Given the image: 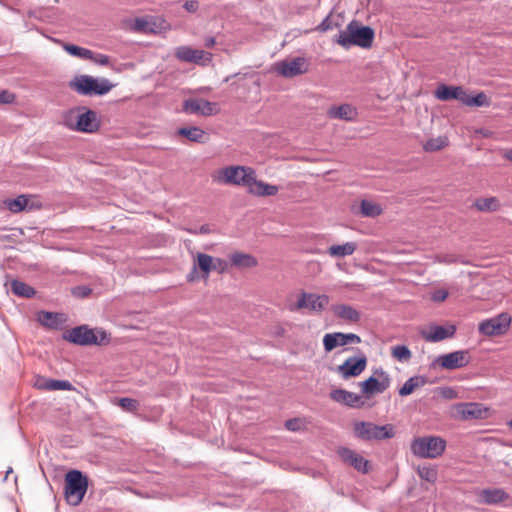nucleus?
<instances>
[{
	"label": "nucleus",
	"mask_w": 512,
	"mask_h": 512,
	"mask_svg": "<svg viewBox=\"0 0 512 512\" xmlns=\"http://www.w3.org/2000/svg\"><path fill=\"white\" fill-rule=\"evenodd\" d=\"M197 262L194 265H197V268L201 270L203 279H207L211 271H213V262L214 257L205 254V253H197Z\"/></svg>",
	"instance_id": "nucleus-31"
},
{
	"label": "nucleus",
	"mask_w": 512,
	"mask_h": 512,
	"mask_svg": "<svg viewBox=\"0 0 512 512\" xmlns=\"http://www.w3.org/2000/svg\"><path fill=\"white\" fill-rule=\"evenodd\" d=\"M11 472H12V468H9V469L7 470V473H6L5 480L7 479L8 474H9V473H11Z\"/></svg>",
	"instance_id": "nucleus-60"
},
{
	"label": "nucleus",
	"mask_w": 512,
	"mask_h": 512,
	"mask_svg": "<svg viewBox=\"0 0 512 512\" xmlns=\"http://www.w3.org/2000/svg\"><path fill=\"white\" fill-rule=\"evenodd\" d=\"M456 333L455 325L448 326H440L435 325L431 326L428 333L423 335L424 339L428 342H439L445 340L447 338H451Z\"/></svg>",
	"instance_id": "nucleus-22"
},
{
	"label": "nucleus",
	"mask_w": 512,
	"mask_h": 512,
	"mask_svg": "<svg viewBox=\"0 0 512 512\" xmlns=\"http://www.w3.org/2000/svg\"><path fill=\"white\" fill-rule=\"evenodd\" d=\"M149 23L144 18H136L134 21L133 29L136 32H146L149 30Z\"/></svg>",
	"instance_id": "nucleus-45"
},
{
	"label": "nucleus",
	"mask_w": 512,
	"mask_h": 512,
	"mask_svg": "<svg viewBox=\"0 0 512 512\" xmlns=\"http://www.w3.org/2000/svg\"><path fill=\"white\" fill-rule=\"evenodd\" d=\"M464 105L476 107H488L490 100L484 92H479L476 96L472 97L467 92L465 95Z\"/></svg>",
	"instance_id": "nucleus-37"
},
{
	"label": "nucleus",
	"mask_w": 512,
	"mask_h": 512,
	"mask_svg": "<svg viewBox=\"0 0 512 512\" xmlns=\"http://www.w3.org/2000/svg\"><path fill=\"white\" fill-rule=\"evenodd\" d=\"M286 429L290 431H298L301 427V420L298 418H292L285 422Z\"/></svg>",
	"instance_id": "nucleus-48"
},
{
	"label": "nucleus",
	"mask_w": 512,
	"mask_h": 512,
	"mask_svg": "<svg viewBox=\"0 0 512 512\" xmlns=\"http://www.w3.org/2000/svg\"><path fill=\"white\" fill-rule=\"evenodd\" d=\"M9 289L16 296L24 298H32L36 293L35 289L32 286L16 279L12 280L9 283Z\"/></svg>",
	"instance_id": "nucleus-29"
},
{
	"label": "nucleus",
	"mask_w": 512,
	"mask_h": 512,
	"mask_svg": "<svg viewBox=\"0 0 512 512\" xmlns=\"http://www.w3.org/2000/svg\"><path fill=\"white\" fill-rule=\"evenodd\" d=\"M88 60H92L94 63L102 66L108 65L110 61L109 56L101 53L95 54L94 52L93 56L91 58H88Z\"/></svg>",
	"instance_id": "nucleus-46"
},
{
	"label": "nucleus",
	"mask_w": 512,
	"mask_h": 512,
	"mask_svg": "<svg viewBox=\"0 0 512 512\" xmlns=\"http://www.w3.org/2000/svg\"><path fill=\"white\" fill-rule=\"evenodd\" d=\"M28 201L29 200L25 195H20L15 199L6 200L5 204L11 212L18 213L26 208Z\"/></svg>",
	"instance_id": "nucleus-39"
},
{
	"label": "nucleus",
	"mask_w": 512,
	"mask_h": 512,
	"mask_svg": "<svg viewBox=\"0 0 512 512\" xmlns=\"http://www.w3.org/2000/svg\"><path fill=\"white\" fill-rule=\"evenodd\" d=\"M198 268L197 265H193L190 273L187 275V281L188 282H194L196 279H198Z\"/></svg>",
	"instance_id": "nucleus-53"
},
{
	"label": "nucleus",
	"mask_w": 512,
	"mask_h": 512,
	"mask_svg": "<svg viewBox=\"0 0 512 512\" xmlns=\"http://www.w3.org/2000/svg\"><path fill=\"white\" fill-rule=\"evenodd\" d=\"M277 72L286 77L292 78L302 75L308 71V63L303 57H296L291 60H284L277 64Z\"/></svg>",
	"instance_id": "nucleus-16"
},
{
	"label": "nucleus",
	"mask_w": 512,
	"mask_h": 512,
	"mask_svg": "<svg viewBox=\"0 0 512 512\" xmlns=\"http://www.w3.org/2000/svg\"><path fill=\"white\" fill-rule=\"evenodd\" d=\"M391 354L394 358L401 362H407L412 357L411 351L405 345H396L392 347Z\"/></svg>",
	"instance_id": "nucleus-42"
},
{
	"label": "nucleus",
	"mask_w": 512,
	"mask_h": 512,
	"mask_svg": "<svg viewBox=\"0 0 512 512\" xmlns=\"http://www.w3.org/2000/svg\"><path fill=\"white\" fill-rule=\"evenodd\" d=\"M330 398L335 402L344 404L346 406L355 408L360 407L363 403L361 397L356 393L347 391L345 389H335L330 392Z\"/></svg>",
	"instance_id": "nucleus-23"
},
{
	"label": "nucleus",
	"mask_w": 512,
	"mask_h": 512,
	"mask_svg": "<svg viewBox=\"0 0 512 512\" xmlns=\"http://www.w3.org/2000/svg\"><path fill=\"white\" fill-rule=\"evenodd\" d=\"M53 41L58 44H61L63 49L74 57L88 60V58H91L93 56V51L87 48H83L74 44L62 43L58 39H53Z\"/></svg>",
	"instance_id": "nucleus-32"
},
{
	"label": "nucleus",
	"mask_w": 512,
	"mask_h": 512,
	"mask_svg": "<svg viewBox=\"0 0 512 512\" xmlns=\"http://www.w3.org/2000/svg\"><path fill=\"white\" fill-rule=\"evenodd\" d=\"M69 87L84 96H102L107 94L112 88L113 84L108 79H96L90 75L75 76L70 82Z\"/></svg>",
	"instance_id": "nucleus-3"
},
{
	"label": "nucleus",
	"mask_w": 512,
	"mask_h": 512,
	"mask_svg": "<svg viewBox=\"0 0 512 512\" xmlns=\"http://www.w3.org/2000/svg\"><path fill=\"white\" fill-rule=\"evenodd\" d=\"M425 384V379L421 376L410 377L399 389V395L404 397L412 394L414 390Z\"/></svg>",
	"instance_id": "nucleus-34"
},
{
	"label": "nucleus",
	"mask_w": 512,
	"mask_h": 512,
	"mask_svg": "<svg viewBox=\"0 0 512 512\" xmlns=\"http://www.w3.org/2000/svg\"><path fill=\"white\" fill-rule=\"evenodd\" d=\"M509 426L512 428V419L509 421Z\"/></svg>",
	"instance_id": "nucleus-61"
},
{
	"label": "nucleus",
	"mask_w": 512,
	"mask_h": 512,
	"mask_svg": "<svg viewBox=\"0 0 512 512\" xmlns=\"http://www.w3.org/2000/svg\"><path fill=\"white\" fill-rule=\"evenodd\" d=\"M177 134L179 136L187 138L191 142L196 143H204L207 134L200 127L192 126V127H181L177 130Z\"/></svg>",
	"instance_id": "nucleus-26"
},
{
	"label": "nucleus",
	"mask_w": 512,
	"mask_h": 512,
	"mask_svg": "<svg viewBox=\"0 0 512 512\" xmlns=\"http://www.w3.org/2000/svg\"><path fill=\"white\" fill-rule=\"evenodd\" d=\"M473 206L481 212H495L500 209V202L497 197L478 198Z\"/></svg>",
	"instance_id": "nucleus-30"
},
{
	"label": "nucleus",
	"mask_w": 512,
	"mask_h": 512,
	"mask_svg": "<svg viewBox=\"0 0 512 512\" xmlns=\"http://www.w3.org/2000/svg\"><path fill=\"white\" fill-rule=\"evenodd\" d=\"M116 404L126 412L136 413L139 409V402L136 399L123 397L116 399Z\"/></svg>",
	"instance_id": "nucleus-41"
},
{
	"label": "nucleus",
	"mask_w": 512,
	"mask_h": 512,
	"mask_svg": "<svg viewBox=\"0 0 512 512\" xmlns=\"http://www.w3.org/2000/svg\"><path fill=\"white\" fill-rule=\"evenodd\" d=\"M359 343H361V338L360 336L354 333L334 332L327 333L323 337V346L326 352H331L338 346Z\"/></svg>",
	"instance_id": "nucleus-14"
},
{
	"label": "nucleus",
	"mask_w": 512,
	"mask_h": 512,
	"mask_svg": "<svg viewBox=\"0 0 512 512\" xmlns=\"http://www.w3.org/2000/svg\"><path fill=\"white\" fill-rule=\"evenodd\" d=\"M510 498L502 488H487L479 492V502L486 505H498Z\"/></svg>",
	"instance_id": "nucleus-21"
},
{
	"label": "nucleus",
	"mask_w": 512,
	"mask_h": 512,
	"mask_svg": "<svg viewBox=\"0 0 512 512\" xmlns=\"http://www.w3.org/2000/svg\"><path fill=\"white\" fill-rule=\"evenodd\" d=\"M92 290L87 286H78L73 290L75 296L85 298L91 294Z\"/></svg>",
	"instance_id": "nucleus-50"
},
{
	"label": "nucleus",
	"mask_w": 512,
	"mask_h": 512,
	"mask_svg": "<svg viewBox=\"0 0 512 512\" xmlns=\"http://www.w3.org/2000/svg\"><path fill=\"white\" fill-rule=\"evenodd\" d=\"M332 311L337 318L351 323H357L361 318V313L348 304L333 305Z\"/></svg>",
	"instance_id": "nucleus-24"
},
{
	"label": "nucleus",
	"mask_w": 512,
	"mask_h": 512,
	"mask_svg": "<svg viewBox=\"0 0 512 512\" xmlns=\"http://www.w3.org/2000/svg\"><path fill=\"white\" fill-rule=\"evenodd\" d=\"M182 111L189 115L211 116L219 112L217 103L203 98L186 99L182 105Z\"/></svg>",
	"instance_id": "nucleus-11"
},
{
	"label": "nucleus",
	"mask_w": 512,
	"mask_h": 512,
	"mask_svg": "<svg viewBox=\"0 0 512 512\" xmlns=\"http://www.w3.org/2000/svg\"><path fill=\"white\" fill-rule=\"evenodd\" d=\"M340 26H341V23L339 21H334V19L331 18V15H328L316 27V30L320 31V32H327L329 30H333L334 28H338Z\"/></svg>",
	"instance_id": "nucleus-44"
},
{
	"label": "nucleus",
	"mask_w": 512,
	"mask_h": 512,
	"mask_svg": "<svg viewBox=\"0 0 512 512\" xmlns=\"http://www.w3.org/2000/svg\"><path fill=\"white\" fill-rule=\"evenodd\" d=\"M353 432L356 438L363 441L385 440L395 436L392 424L377 425L372 422L356 421L353 423Z\"/></svg>",
	"instance_id": "nucleus-5"
},
{
	"label": "nucleus",
	"mask_w": 512,
	"mask_h": 512,
	"mask_svg": "<svg viewBox=\"0 0 512 512\" xmlns=\"http://www.w3.org/2000/svg\"><path fill=\"white\" fill-rule=\"evenodd\" d=\"M338 453L344 462L354 467L357 471L368 473L369 461L363 456L346 447L340 448Z\"/></svg>",
	"instance_id": "nucleus-19"
},
{
	"label": "nucleus",
	"mask_w": 512,
	"mask_h": 512,
	"mask_svg": "<svg viewBox=\"0 0 512 512\" xmlns=\"http://www.w3.org/2000/svg\"><path fill=\"white\" fill-rule=\"evenodd\" d=\"M88 488L87 477L79 470H70L65 475L64 496L69 505H79Z\"/></svg>",
	"instance_id": "nucleus-4"
},
{
	"label": "nucleus",
	"mask_w": 512,
	"mask_h": 512,
	"mask_svg": "<svg viewBox=\"0 0 512 512\" xmlns=\"http://www.w3.org/2000/svg\"><path fill=\"white\" fill-rule=\"evenodd\" d=\"M178 60L188 63H206L212 60V54L189 46H180L175 51Z\"/></svg>",
	"instance_id": "nucleus-17"
},
{
	"label": "nucleus",
	"mask_w": 512,
	"mask_h": 512,
	"mask_svg": "<svg viewBox=\"0 0 512 512\" xmlns=\"http://www.w3.org/2000/svg\"><path fill=\"white\" fill-rule=\"evenodd\" d=\"M249 191L257 196H273L279 191L278 186L258 181L254 177L253 184H251Z\"/></svg>",
	"instance_id": "nucleus-27"
},
{
	"label": "nucleus",
	"mask_w": 512,
	"mask_h": 512,
	"mask_svg": "<svg viewBox=\"0 0 512 512\" xmlns=\"http://www.w3.org/2000/svg\"><path fill=\"white\" fill-rule=\"evenodd\" d=\"M418 475L422 480L427 482H435L437 479V471L436 469L430 466H422L418 468Z\"/></svg>",
	"instance_id": "nucleus-43"
},
{
	"label": "nucleus",
	"mask_w": 512,
	"mask_h": 512,
	"mask_svg": "<svg viewBox=\"0 0 512 512\" xmlns=\"http://www.w3.org/2000/svg\"><path fill=\"white\" fill-rule=\"evenodd\" d=\"M40 387L48 391H71L74 389L73 385L68 380L55 379H46L44 384L40 385Z\"/></svg>",
	"instance_id": "nucleus-36"
},
{
	"label": "nucleus",
	"mask_w": 512,
	"mask_h": 512,
	"mask_svg": "<svg viewBox=\"0 0 512 512\" xmlns=\"http://www.w3.org/2000/svg\"><path fill=\"white\" fill-rule=\"evenodd\" d=\"M390 384V375L382 368H378L374 370L373 376H370L365 381L360 382L359 385L361 392L370 396L385 392L390 387Z\"/></svg>",
	"instance_id": "nucleus-8"
},
{
	"label": "nucleus",
	"mask_w": 512,
	"mask_h": 512,
	"mask_svg": "<svg viewBox=\"0 0 512 512\" xmlns=\"http://www.w3.org/2000/svg\"><path fill=\"white\" fill-rule=\"evenodd\" d=\"M215 43H216V40L214 37L210 36V37L205 38V42H204L205 47L212 48L215 45Z\"/></svg>",
	"instance_id": "nucleus-56"
},
{
	"label": "nucleus",
	"mask_w": 512,
	"mask_h": 512,
	"mask_svg": "<svg viewBox=\"0 0 512 512\" xmlns=\"http://www.w3.org/2000/svg\"><path fill=\"white\" fill-rule=\"evenodd\" d=\"M191 233H193L192 231H190ZM210 232V228L207 224L205 225H202L200 228H199V231L197 233L199 234H207Z\"/></svg>",
	"instance_id": "nucleus-57"
},
{
	"label": "nucleus",
	"mask_w": 512,
	"mask_h": 512,
	"mask_svg": "<svg viewBox=\"0 0 512 512\" xmlns=\"http://www.w3.org/2000/svg\"><path fill=\"white\" fill-rule=\"evenodd\" d=\"M330 298L326 294L318 295L303 292L297 300L296 308H307L313 312H322L329 304Z\"/></svg>",
	"instance_id": "nucleus-15"
},
{
	"label": "nucleus",
	"mask_w": 512,
	"mask_h": 512,
	"mask_svg": "<svg viewBox=\"0 0 512 512\" xmlns=\"http://www.w3.org/2000/svg\"><path fill=\"white\" fill-rule=\"evenodd\" d=\"M435 97L441 101H449L452 99L460 101L464 104L466 91L461 86H448L440 84L435 92Z\"/></svg>",
	"instance_id": "nucleus-20"
},
{
	"label": "nucleus",
	"mask_w": 512,
	"mask_h": 512,
	"mask_svg": "<svg viewBox=\"0 0 512 512\" xmlns=\"http://www.w3.org/2000/svg\"><path fill=\"white\" fill-rule=\"evenodd\" d=\"M486 412L482 404L475 402L457 403L451 407V417L456 420L482 419Z\"/></svg>",
	"instance_id": "nucleus-10"
},
{
	"label": "nucleus",
	"mask_w": 512,
	"mask_h": 512,
	"mask_svg": "<svg viewBox=\"0 0 512 512\" xmlns=\"http://www.w3.org/2000/svg\"><path fill=\"white\" fill-rule=\"evenodd\" d=\"M361 214L365 217H376L382 213L380 205L368 200H362L360 203Z\"/></svg>",
	"instance_id": "nucleus-38"
},
{
	"label": "nucleus",
	"mask_w": 512,
	"mask_h": 512,
	"mask_svg": "<svg viewBox=\"0 0 512 512\" xmlns=\"http://www.w3.org/2000/svg\"><path fill=\"white\" fill-rule=\"evenodd\" d=\"M439 261L443 262V263L450 264V263H454L456 261V258L453 255H445L441 259H439Z\"/></svg>",
	"instance_id": "nucleus-55"
},
{
	"label": "nucleus",
	"mask_w": 512,
	"mask_h": 512,
	"mask_svg": "<svg viewBox=\"0 0 512 512\" xmlns=\"http://www.w3.org/2000/svg\"><path fill=\"white\" fill-rule=\"evenodd\" d=\"M63 338L80 346H103L110 343V334L102 328H89L88 325H80L68 330Z\"/></svg>",
	"instance_id": "nucleus-2"
},
{
	"label": "nucleus",
	"mask_w": 512,
	"mask_h": 512,
	"mask_svg": "<svg viewBox=\"0 0 512 512\" xmlns=\"http://www.w3.org/2000/svg\"><path fill=\"white\" fill-rule=\"evenodd\" d=\"M448 297V292L444 289H438L432 293L431 299L435 302H442Z\"/></svg>",
	"instance_id": "nucleus-49"
},
{
	"label": "nucleus",
	"mask_w": 512,
	"mask_h": 512,
	"mask_svg": "<svg viewBox=\"0 0 512 512\" xmlns=\"http://www.w3.org/2000/svg\"><path fill=\"white\" fill-rule=\"evenodd\" d=\"M446 448V441L439 436H423L415 438L411 443V452L413 455L434 459L441 456Z\"/></svg>",
	"instance_id": "nucleus-6"
},
{
	"label": "nucleus",
	"mask_w": 512,
	"mask_h": 512,
	"mask_svg": "<svg viewBox=\"0 0 512 512\" xmlns=\"http://www.w3.org/2000/svg\"><path fill=\"white\" fill-rule=\"evenodd\" d=\"M85 111L77 116V121L74 129L84 133H94L98 131L100 127V121L97 113L91 109H85Z\"/></svg>",
	"instance_id": "nucleus-18"
},
{
	"label": "nucleus",
	"mask_w": 512,
	"mask_h": 512,
	"mask_svg": "<svg viewBox=\"0 0 512 512\" xmlns=\"http://www.w3.org/2000/svg\"><path fill=\"white\" fill-rule=\"evenodd\" d=\"M367 366V357L364 353L357 356L347 358L343 364L339 365L337 372L339 375L347 380L352 377L359 376Z\"/></svg>",
	"instance_id": "nucleus-13"
},
{
	"label": "nucleus",
	"mask_w": 512,
	"mask_h": 512,
	"mask_svg": "<svg viewBox=\"0 0 512 512\" xmlns=\"http://www.w3.org/2000/svg\"><path fill=\"white\" fill-rule=\"evenodd\" d=\"M227 268V262L221 258H214L213 270L223 273Z\"/></svg>",
	"instance_id": "nucleus-51"
},
{
	"label": "nucleus",
	"mask_w": 512,
	"mask_h": 512,
	"mask_svg": "<svg viewBox=\"0 0 512 512\" xmlns=\"http://www.w3.org/2000/svg\"><path fill=\"white\" fill-rule=\"evenodd\" d=\"M505 446L512 448V441L505 443Z\"/></svg>",
	"instance_id": "nucleus-59"
},
{
	"label": "nucleus",
	"mask_w": 512,
	"mask_h": 512,
	"mask_svg": "<svg viewBox=\"0 0 512 512\" xmlns=\"http://www.w3.org/2000/svg\"><path fill=\"white\" fill-rule=\"evenodd\" d=\"M357 249V244L354 242H346L341 245H332L328 248L327 252L331 257L343 258L352 255Z\"/></svg>",
	"instance_id": "nucleus-28"
},
{
	"label": "nucleus",
	"mask_w": 512,
	"mask_h": 512,
	"mask_svg": "<svg viewBox=\"0 0 512 512\" xmlns=\"http://www.w3.org/2000/svg\"><path fill=\"white\" fill-rule=\"evenodd\" d=\"M255 171L244 166H229L220 171L219 180L226 184L244 185L250 188Z\"/></svg>",
	"instance_id": "nucleus-7"
},
{
	"label": "nucleus",
	"mask_w": 512,
	"mask_h": 512,
	"mask_svg": "<svg viewBox=\"0 0 512 512\" xmlns=\"http://www.w3.org/2000/svg\"><path fill=\"white\" fill-rule=\"evenodd\" d=\"M15 101V95L7 90L0 92V104H10Z\"/></svg>",
	"instance_id": "nucleus-47"
},
{
	"label": "nucleus",
	"mask_w": 512,
	"mask_h": 512,
	"mask_svg": "<svg viewBox=\"0 0 512 512\" xmlns=\"http://www.w3.org/2000/svg\"><path fill=\"white\" fill-rule=\"evenodd\" d=\"M442 395L445 397V398H448V399H453L456 397V392L452 389V388H445L443 391H442Z\"/></svg>",
	"instance_id": "nucleus-54"
},
{
	"label": "nucleus",
	"mask_w": 512,
	"mask_h": 512,
	"mask_svg": "<svg viewBox=\"0 0 512 512\" xmlns=\"http://www.w3.org/2000/svg\"><path fill=\"white\" fill-rule=\"evenodd\" d=\"M185 10L190 13H195L199 8V3L196 0H189L183 4Z\"/></svg>",
	"instance_id": "nucleus-52"
},
{
	"label": "nucleus",
	"mask_w": 512,
	"mask_h": 512,
	"mask_svg": "<svg viewBox=\"0 0 512 512\" xmlns=\"http://www.w3.org/2000/svg\"><path fill=\"white\" fill-rule=\"evenodd\" d=\"M504 158H506L507 160L512 161V149L505 152Z\"/></svg>",
	"instance_id": "nucleus-58"
},
{
	"label": "nucleus",
	"mask_w": 512,
	"mask_h": 512,
	"mask_svg": "<svg viewBox=\"0 0 512 512\" xmlns=\"http://www.w3.org/2000/svg\"><path fill=\"white\" fill-rule=\"evenodd\" d=\"M356 110L349 104L333 106L328 110V115L333 119L352 121L356 117Z\"/></svg>",
	"instance_id": "nucleus-25"
},
{
	"label": "nucleus",
	"mask_w": 512,
	"mask_h": 512,
	"mask_svg": "<svg viewBox=\"0 0 512 512\" xmlns=\"http://www.w3.org/2000/svg\"><path fill=\"white\" fill-rule=\"evenodd\" d=\"M511 324V316L501 313L490 319L483 320L478 326L480 334L485 336H499L507 332Z\"/></svg>",
	"instance_id": "nucleus-9"
},
{
	"label": "nucleus",
	"mask_w": 512,
	"mask_h": 512,
	"mask_svg": "<svg viewBox=\"0 0 512 512\" xmlns=\"http://www.w3.org/2000/svg\"><path fill=\"white\" fill-rule=\"evenodd\" d=\"M448 145L447 137L431 138L423 145V149L426 152L439 151Z\"/></svg>",
	"instance_id": "nucleus-40"
},
{
	"label": "nucleus",
	"mask_w": 512,
	"mask_h": 512,
	"mask_svg": "<svg viewBox=\"0 0 512 512\" xmlns=\"http://www.w3.org/2000/svg\"><path fill=\"white\" fill-rule=\"evenodd\" d=\"M471 357L468 350H457L448 354L439 355L435 364L442 369L455 370L466 367L470 363Z\"/></svg>",
	"instance_id": "nucleus-12"
},
{
	"label": "nucleus",
	"mask_w": 512,
	"mask_h": 512,
	"mask_svg": "<svg viewBox=\"0 0 512 512\" xmlns=\"http://www.w3.org/2000/svg\"><path fill=\"white\" fill-rule=\"evenodd\" d=\"M375 32L369 26H360L359 22L352 20L345 30H341L336 42L343 48L359 46L361 48H370L373 44Z\"/></svg>",
	"instance_id": "nucleus-1"
},
{
	"label": "nucleus",
	"mask_w": 512,
	"mask_h": 512,
	"mask_svg": "<svg viewBox=\"0 0 512 512\" xmlns=\"http://www.w3.org/2000/svg\"><path fill=\"white\" fill-rule=\"evenodd\" d=\"M230 260L232 265L236 267L250 268L257 265V261L252 255L240 252L232 253Z\"/></svg>",
	"instance_id": "nucleus-33"
},
{
	"label": "nucleus",
	"mask_w": 512,
	"mask_h": 512,
	"mask_svg": "<svg viewBox=\"0 0 512 512\" xmlns=\"http://www.w3.org/2000/svg\"><path fill=\"white\" fill-rule=\"evenodd\" d=\"M61 314L42 311L39 313L38 320L39 322L48 328H58L61 323Z\"/></svg>",
	"instance_id": "nucleus-35"
}]
</instances>
